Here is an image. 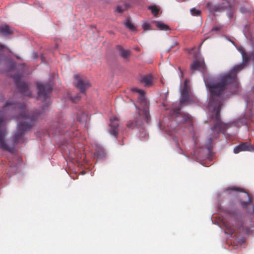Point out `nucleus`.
<instances>
[{
  "mask_svg": "<svg viewBox=\"0 0 254 254\" xmlns=\"http://www.w3.org/2000/svg\"><path fill=\"white\" fill-rule=\"evenodd\" d=\"M15 67V63L12 61L10 62V67L9 70H13Z\"/></svg>",
  "mask_w": 254,
  "mask_h": 254,
  "instance_id": "obj_28",
  "label": "nucleus"
},
{
  "mask_svg": "<svg viewBox=\"0 0 254 254\" xmlns=\"http://www.w3.org/2000/svg\"><path fill=\"white\" fill-rule=\"evenodd\" d=\"M116 49L120 52L121 56L125 59H127L130 55V51L124 49L121 46H117Z\"/></svg>",
  "mask_w": 254,
  "mask_h": 254,
  "instance_id": "obj_16",
  "label": "nucleus"
},
{
  "mask_svg": "<svg viewBox=\"0 0 254 254\" xmlns=\"http://www.w3.org/2000/svg\"><path fill=\"white\" fill-rule=\"evenodd\" d=\"M155 26L160 30H170L169 26L163 23L161 21H155Z\"/></svg>",
  "mask_w": 254,
  "mask_h": 254,
  "instance_id": "obj_18",
  "label": "nucleus"
},
{
  "mask_svg": "<svg viewBox=\"0 0 254 254\" xmlns=\"http://www.w3.org/2000/svg\"><path fill=\"white\" fill-rule=\"evenodd\" d=\"M254 150L253 146L248 142H242L234 148V152L235 154L242 151H252Z\"/></svg>",
  "mask_w": 254,
  "mask_h": 254,
  "instance_id": "obj_12",
  "label": "nucleus"
},
{
  "mask_svg": "<svg viewBox=\"0 0 254 254\" xmlns=\"http://www.w3.org/2000/svg\"><path fill=\"white\" fill-rule=\"evenodd\" d=\"M148 9L151 10V13L155 16H157L159 12V8L155 5H151L148 7Z\"/></svg>",
  "mask_w": 254,
  "mask_h": 254,
  "instance_id": "obj_21",
  "label": "nucleus"
},
{
  "mask_svg": "<svg viewBox=\"0 0 254 254\" xmlns=\"http://www.w3.org/2000/svg\"><path fill=\"white\" fill-rule=\"evenodd\" d=\"M247 201H241V207L247 209L248 215L244 216L240 213H230L231 221L225 224V233L232 235L236 233L240 235H250L254 232V226L252 225V219L250 215H254V208L251 206L252 199L248 194Z\"/></svg>",
  "mask_w": 254,
  "mask_h": 254,
  "instance_id": "obj_2",
  "label": "nucleus"
},
{
  "mask_svg": "<svg viewBox=\"0 0 254 254\" xmlns=\"http://www.w3.org/2000/svg\"><path fill=\"white\" fill-rule=\"evenodd\" d=\"M130 7L129 4L125 3L123 6L118 5L116 7V11L119 13H123Z\"/></svg>",
  "mask_w": 254,
  "mask_h": 254,
  "instance_id": "obj_19",
  "label": "nucleus"
},
{
  "mask_svg": "<svg viewBox=\"0 0 254 254\" xmlns=\"http://www.w3.org/2000/svg\"><path fill=\"white\" fill-rule=\"evenodd\" d=\"M190 69L191 70H199L202 72H204L206 70V65L204 60H195L190 65Z\"/></svg>",
  "mask_w": 254,
  "mask_h": 254,
  "instance_id": "obj_14",
  "label": "nucleus"
},
{
  "mask_svg": "<svg viewBox=\"0 0 254 254\" xmlns=\"http://www.w3.org/2000/svg\"><path fill=\"white\" fill-rule=\"evenodd\" d=\"M74 79L76 81V87L82 93H84L86 90L90 86L88 80L86 77L79 74L75 75Z\"/></svg>",
  "mask_w": 254,
  "mask_h": 254,
  "instance_id": "obj_8",
  "label": "nucleus"
},
{
  "mask_svg": "<svg viewBox=\"0 0 254 254\" xmlns=\"http://www.w3.org/2000/svg\"><path fill=\"white\" fill-rule=\"evenodd\" d=\"M38 98L43 102L49 103L50 94L53 90V85L51 82L46 84H37Z\"/></svg>",
  "mask_w": 254,
  "mask_h": 254,
  "instance_id": "obj_5",
  "label": "nucleus"
},
{
  "mask_svg": "<svg viewBox=\"0 0 254 254\" xmlns=\"http://www.w3.org/2000/svg\"><path fill=\"white\" fill-rule=\"evenodd\" d=\"M230 190L236 191H243V190L240 188L236 187H232L228 188L225 189L224 191L227 192Z\"/></svg>",
  "mask_w": 254,
  "mask_h": 254,
  "instance_id": "obj_22",
  "label": "nucleus"
},
{
  "mask_svg": "<svg viewBox=\"0 0 254 254\" xmlns=\"http://www.w3.org/2000/svg\"><path fill=\"white\" fill-rule=\"evenodd\" d=\"M15 104L16 108L11 109V112L18 113L16 118L21 121L18 124L17 129L12 137L13 146L11 147L13 148V151L11 153L14 152L16 145L24 142V134L33 127L35 122L38 119L39 115L27 112L24 103L15 102Z\"/></svg>",
  "mask_w": 254,
  "mask_h": 254,
  "instance_id": "obj_3",
  "label": "nucleus"
},
{
  "mask_svg": "<svg viewBox=\"0 0 254 254\" xmlns=\"http://www.w3.org/2000/svg\"><path fill=\"white\" fill-rule=\"evenodd\" d=\"M119 126V119L114 117L110 118V128L109 130V132L111 135L114 136L116 138L118 134V127Z\"/></svg>",
  "mask_w": 254,
  "mask_h": 254,
  "instance_id": "obj_11",
  "label": "nucleus"
},
{
  "mask_svg": "<svg viewBox=\"0 0 254 254\" xmlns=\"http://www.w3.org/2000/svg\"><path fill=\"white\" fill-rule=\"evenodd\" d=\"M241 11L242 12H244V11H245L244 8H241Z\"/></svg>",
  "mask_w": 254,
  "mask_h": 254,
  "instance_id": "obj_31",
  "label": "nucleus"
},
{
  "mask_svg": "<svg viewBox=\"0 0 254 254\" xmlns=\"http://www.w3.org/2000/svg\"><path fill=\"white\" fill-rule=\"evenodd\" d=\"M140 82L145 86L150 87L152 85V76L150 74L143 76L140 79Z\"/></svg>",
  "mask_w": 254,
  "mask_h": 254,
  "instance_id": "obj_15",
  "label": "nucleus"
},
{
  "mask_svg": "<svg viewBox=\"0 0 254 254\" xmlns=\"http://www.w3.org/2000/svg\"><path fill=\"white\" fill-rule=\"evenodd\" d=\"M171 116L177 123H188L189 125L192 126V121L190 116L189 114L181 113V109L179 107L172 111Z\"/></svg>",
  "mask_w": 254,
  "mask_h": 254,
  "instance_id": "obj_6",
  "label": "nucleus"
},
{
  "mask_svg": "<svg viewBox=\"0 0 254 254\" xmlns=\"http://www.w3.org/2000/svg\"><path fill=\"white\" fill-rule=\"evenodd\" d=\"M132 91L138 93V101L140 106L136 107L137 112L134 114L133 120L128 121L127 124V127L131 129L141 128L145 124L148 123L150 118L149 105L144 97V91L136 88H133Z\"/></svg>",
  "mask_w": 254,
  "mask_h": 254,
  "instance_id": "obj_4",
  "label": "nucleus"
},
{
  "mask_svg": "<svg viewBox=\"0 0 254 254\" xmlns=\"http://www.w3.org/2000/svg\"><path fill=\"white\" fill-rule=\"evenodd\" d=\"M81 98V96L79 95H77L76 96L74 97H71L70 100L72 101L73 103H76L77 101H78L80 100Z\"/></svg>",
  "mask_w": 254,
  "mask_h": 254,
  "instance_id": "obj_26",
  "label": "nucleus"
},
{
  "mask_svg": "<svg viewBox=\"0 0 254 254\" xmlns=\"http://www.w3.org/2000/svg\"><path fill=\"white\" fill-rule=\"evenodd\" d=\"M244 62L235 65L229 73L220 76L219 81L214 83L212 77L204 78L206 86L209 89L211 97L209 103V108L215 112V122L211 128V132L207 137V145L219 137L220 133L225 134L228 128L233 124L224 123L220 119V111L222 106L220 95L226 89L230 88L232 94H236L239 89V83L237 77L238 73L242 70L250 60V56L244 51L242 52Z\"/></svg>",
  "mask_w": 254,
  "mask_h": 254,
  "instance_id": "obj_1",
  "label": "nucleus"
},
{
  "mask_svg": "<svg viewBox=\"0 0 254 254\" xmlns=\"http://www.w3.org/2000/svg\"><path fill=\"white\" fill-rule=\"evenodd\" d=\"M190 92V87L188 84V81L186 80L184 82V87L181 91V99L180 100V104L181 105L188 101L189 99Z\"/></svg>",
  "mask_w": 254,
  "mask_h": 254,
  "instance_id": "obj_13",
  "label": "nucleus"
},
{
  "mask_svg": "<svg viewBox=\"0 0 254 254\" xmlns=\"http://www.w3.org/2000/svg\"><path fill=\"white\" fill-rule=\"evenodd\" d=\"M190 12L191 14L193 16H198L200 15L201 11L198 9L193 8L190 10Z\"/></svg>",
  "mask_w": 254,
  "mask_h": 254,
  "instance_id": "obj_23",
  "label": "nucleus"
},
{
  "mask_svg": "<svg viewBox=\"0 0 254 254\" xmlns=\"http://www.w3.org/2000/svg\"><path fill=\"white\" fill-rule=\"evenodd\" d=\"M12 78L14 79L16 87L19 92L23 95L31 97V93L29 90V84L20 81L21 76L20 74L14 75L12 76Z\"/></svg>",
  "mask_w": 254,
  "mask_h": 254,
  "instance_id": "obj_7",
  "label": "nucleus"
},
{
  "mask_svg": "<svg viewBox=\"0 0 254 254\" xmlns=\"http://www.w3.org/2000/svg\"><path fill=\"white\" fill-rule=\"evenodd\" d=\"M2 118L0 117V148L9 152H12L13 151V148L9 147L5 140L6 131L5 127H2Z\"/></svg>",
  "mask_w": 254,
  "mask_h": 254,
  "instance_id": "obj_9",
  "label": "nucleus"
},
{
  "mask_svg": "<svg viewBox=\"0 0 254 254\" xmlns=\"http://www.w3.org/2000/svg\"><path fill=\"white\" fill-rule=\"evenodd\" d=\"M0 33L4 36H7L12 33L10 27L6 25L0 27Z\"/></svg>",
  "mask_w": 254,
  "mask_h": 254,
  "instance_id": "obj_17",
  "label": "nucleus"
},
{
  "mask_svg": "<svg viewBox=\"0 0 254 254\" xmlns=\"http://www.w3.org/2000/svg\"><path fill=\"white\" fill-rule=\"evenodd\" d=\"M87 116L85 114H83L81 117H77V120L80 123H84L86 121Z\"/></svg>",
  "mask_w": 254,
  "mask_h": 254,
  "instance_id": "obj_25",
  "label": "nucleus"
},
{
  "mask_svg": "<svg viewBox=\"0 0 254 254\" xmlns=\"http://www.w3.org/2000/svg\"><path fill=\"white\" fill-rule=\"evenodd\" d=\"M6 48L4 45L0 44V61H1V58L4 56L3 52Z\"/></svg>",
  "mask_w": 254,
  "mask_h": 254,
  "instance_id": "obj_24",
  "label": "nucleus"
},
{
  "mask_svg": "<svg viewBox=\"0 0 254 254\" xmlns=\"http://www.w3.org/2000/svg\"><path fill=\"white\" fill-rule=\"evenodd\" d=\"M125 25L130 31H134L136 30V27L132 24L129 19H127L125 22Z\"/></svg>",
  "mask_w": 254,
  "mask_h": 254,
  "instance_id": "obj_20",
  "label": "nucleus"
},
{
  "mask_svg": "<svg viewBox=\"0 0 254 254\" xmlns=\"http://www.w3.org/2000/svg\"><path fill=\"white\" fill-rule=\"evenodd\" d=\"M220 28L218 27H215L212 28L213 31H218Z\"/></svg>",
  "mask_w": 254,
  "mask_h": 254,
  "instance_id": "obj_29",
  "label": "nucleus"
},
{
  "mask_svg": "<svg viewBox=\"0 0 254 254\" xmlns=\"http://www.w3.org/2000/svg\"><path fill=\"white\" fill-rule=\"evenodd\" d=\"M142 28L144 30H148L150 29V24L147 23H144L142 25Z\"/></svg>",
  "mask_w": 254,
  "mask_h": 254,
  "instance_id": "obj_27",
  "label": "nucleus"
},
{
  "mask_svg": "<svg viewBox=\"0 0 254 254\" xmlns=\"http://www.w3.org/2000/svg\"><path fill=\"white\" fill-rule=\"evenodd\" d=\"M134 50L137 51H140V48L138 47H135L134 48Z\"/></svg>",
  "mask_w": 254,
  "mask_h": 254,
  "instance_id": "obj_30",
  "label": "nucleus"
},
{
  "mask_svg": "<svg viewBox=\"0 0 254 254\" xmlns=\"http://www.w3.org/2000/svg\"><path fill=\"white\" fill-rule=\"evenodd\" d=\"M16 104L12 99L8 100L6 104L3 106L2 111H0V117L3 119L2 127H5V120L6 119L5 112L7 111L11 110V109L15 108Z\"/></svg>",
  "mask_w": 254,
  "mask_h": 254,
  "instance_id": "obj_10",
  "label": "nucleus"
}]
</instances>
